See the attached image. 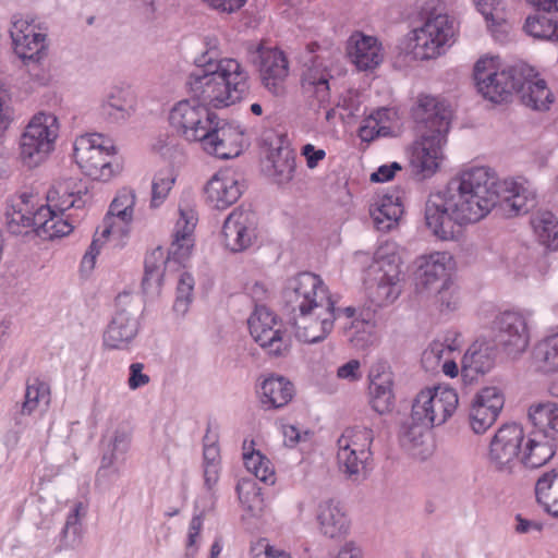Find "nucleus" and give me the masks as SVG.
Wrapping results in <instances>:
<instances>
[{
    "label": "nucleus",
    "mask_w": 558,
    "mask_h": 558,
    "mask_svg": "<svg viewBox=\"0 0 558 558\" xmlns=\"http://www.w3.org/2000/svg\"><path fill=\"white\" fill-rule=\"evenodd\" d=\"M252 550L253 558H291L286 550L264 543H258Z\"/></svg>",
    "instance_id": "bf43d9fd"
},
{
    "label": "nucleus",
    "mask_w": 558,
    "mask_h": 558,
    "mask_svg": "<svg viewBox=\"0 0 558 558\" xmlns=\"http://www.w3.org/2000/svg\"><path fill=\"white\" fill-rule=\"evenodd\" d=\"M436 305L440 313L449 314L459 308L460 295L458 288L450 280H445L437 291Z\"/></svg>",
    "instance_id": "8fccbe9b"
},
{
    "label": "nucleus",
    "mask_w": 558,
    "mask_h": 558,
    "mask_svg": "<svg viewBox=\"0 0 558 558\" xmlns=\"http://www.w3.org/2000/svg\"><path fill=\"white\" fill-rule=\"evenodd\" d=\"M556 449V442L544 430L533 427L523 440L520 462L530 469L541 468L553 459Z\"/></svg>",
    "instance_id": "c85d7f7f"
},
{
    "label": "nucleus",
    "mask_w": 558,
    "mask_h": 558,
    "mask_svg": "<svg viewBox=\"0 0 558 558\" xmlns=\"http://www.w3.org/2000/svg\"><path fill=\"white\" fill-rule=\"evenodd\" d=\"M257 219L255 213L236 208L225 220L223 242L233 253L247 250L256 239Z\"/></svg>",
    "instance_id": "412c9836"
},
{
    "label": "nucleus",
    "mask_w": 558,
    "mask_h": 558,
    "mask_svg": "<svg viewBox=\"0 0 558 558\" xmlns=\"http://www.w3.org/2000/svg\"><path fill=\"white\" fill-rule=\"evenodd\" d=\"M534 356L544 372H558V333L541 341L534 350Z\"/></svg>",
    "instance_id": "de8ad7c7"
},
{
    "label": "nucleus",
    "mask_w": 558,
    "mask_h": 558,
    "mask_svg": "<svg viewBox=\"0 0 558 558\" xmlns=\"http://www.w3.org/2000/svg\"><path fill=\"white\" fill-rule=\"evenodd\" d=\"M59 133L58 119L52 113L38 112L35 114L20 141V156L25 166L35 168L46 160L53 150Z\"/></svg>",
    "instance_id": "9b49d317"
},
{
    "label": "nucleus",
    "mask_w": 558,
    "mask_h": 558,
    "mask_svg": "<svg viewBox=\"0 0 558 558\" xmlns=\"http://www.w3.org/2000/svg\"><path fill=\"white\" fill-rule=\"evenodd\" d=\"M241 193L239 182L229 169L215 173L205 186L207 203L217 209H226L235 203Z\"/></svg>",
    "instance_id": "cd10ccee"
},
{
    "label": "nucleus",
    "mask_w": 558,
    "mask_h": 558,
    "mask_svg": "<svg viewBox=\"0 0 558 558\" xmlns=\"http://www.w3.org/2000/svg\"><path fill=\"white\" fill-rule=\"evenodd\" d=\"M335 301L319 276L303 271L289 278L281 292L282 310L292 318Z\"/></svg>",
    "instance_id": "1a4fd4ad"
},
{
    "label": "nucleus",
    "mask_w": 558,
    "mask_h": 558,
    "mask_svg": "<svg viewBox=\"0 0 558 558\" xmlns=\"http://www.w3.org/2000/svg\"><path fill=\"white\" fill-rule=\"evenodd\" d=\"M360 362L357 360H351L338 368L337 375L339 378L355 380L360 378Z\"/></svg>",
    "instance_id": "338daca9"
},
{
    "label": "nucleus",
    "mask_w": 558,
    "mask_h": 558,
    "mask_svg": "<svg viewBox=\"0 0 558 558\" xmlns=\"http://www.w3.org/2000/svg\"><path fill=\"white\" fill-rule=\"evenodd\" d=\"M175 179L170 169L161 170L154 177L150 206L159 207L167 198Z\"/></svg>",
    "instance_id": "09e8293b"
},
{
    "label": "nucleus",
    "mask_w": 558,
    "mask_h": 558,
    "mask_svg": "<svg viewBox=\"0 0 558 558\" xmlns=\"http://www.w3.org/2000/svg\"><path fill=\"white\" fill-rule=\"evenodd\" d=\"M403 214L400 196L387 194L380 198L379 205L371 210L374 225L379 231H389Z\"/></svg>",
    "instance_id": "a19ab883"
},
{
    "label": "nucleus",
    "mask_w": 558,
    "mask_h": 558,
    "mask_svg": "<svg viewBox=\"0 0 558 558\" xmlns=\"http://www.w3.org/2000/svg\"><path fill=\"white\" fill-rule=\"evenodd\" d=\"M495 364V349L485 342L473 343L465 352L462 361L464 377L474 379L477 375L488 373Z\"/></svg>",
    "instance_id": "f704fd0d"
},
{
    "label": "nucleus",
    "mask_w": 558,
    "mask_h": 558,
    "mask_svg": "<svg viewBox=\"0 0 558 558\" xmlns=\"http://www.w3.org/2000/svg\"><path fill=\"white\" fill-rule=\"evenodd\" d=\"M474 80L478 93L495 104L508 101L513 94L534 110H546L553 102L546 82L536 78L534 69L524 62L498 71L494 59H480L474 65Z\"/></svg>",
    "instance_id": "20e7f679"
},
{
    "label": "nucleus",
    "mask_w": 558,
    "mask_h": 558,
    "mask_svg": "<svg viewBox=\"0 0 558 558\" xmlns=\"http://www.w3.org/2000/svg\"><path fill=\"white\" fill-rule=\"evenodd\" d=\"M86 513L85 507L82 502L75 504L72 511L68 514L65 524L62 529V537L65 541L76 542L82 533L81 519Z\"/></svg>",
    "instance_id": "864d4df0"
},
{
    "label": "nucleus",
    "mask_w": 558,
    "mask_h": 558,
    "mask_svg": "<svg viewBox=\"0 0 558 558\" xmlns=\"http://www.w3.org/2000/svg\"><path fill=\"white\" fill-rule=\"evenodd\" d=\"M336 320L335 301L320 305V308H315V311L311 310L289 318L295 337L305 343H317L325 340L332 331Z\"/></svg>",
    "instance_id": "f3484780"
},
{
    "label": "nucleus",
    "mask_w": 558,
    "mask_h": 558,
    "mask_svg": "<svg viewBox=\"0 0 558 558\" xmlns=\"http://www.w3.org/2000/svg\"><path fill=\"white\" fill-rule=\"evenodd\" d=\"M538 241L549 250L558 247V220L550 211H538L531 218Z\"/></svg>",
    "instance_id": "c03bdc74"
},
{
    "label": "nucleus",
    "mask_w": 558,
    "mask_h": 558,
    "mask_svg": "<svg viewBox=\"0 0 558 558\" xmlns=\"http://www.w3.org/2000/svg\"><path fill=\"white\" fill-rule=\"evenodd\" d=\"M244 465L260 482L272 485L276 482V475L271 462L258 450H252L244 454Z\"/></svg>",
    "instance_id": "49530a36"
},
{
    "label": "nucleus",
    "mask_w": 558,
    "mask_h": 558,
    "mask_svg": "<svg viewBox=\"0 0 558 558\" xmlns=\"http://www.w3.org/2000/svg\"><path fill=\"white\" fill-rule=\"evenodd\" d=\"M196 223L197 216L192 208H179V218L173 229V239L167 257L161 247H156L145 257L142 280L145 293H159L165 275L184 266L194 246Z\"/></svg>",
    "instance_id": "423d86ee"
},
{
    "label": "nucleus",
    "mask_w": 558,
    "mask_h": 558,
    "mask_svg": "<svg viewBox=\"0 0 558 558\" xmlns=\"http://www.w3.org/2000/svg\"><path fill=\"white\" fill-rule=\"evenodd\" d=\"M445 254L436 253L428 257H422L415 271V289L418 293H427L439 290V282L449 280L445 266Z\"/></svg>",
    "instance_id": "7c9ffc66"
},
{
    "label": "nucleus",
    "mask_w": 558,
    "mask_h": 558,
    "mask_svg": "<svg viewBox=\"0 0 558 558\" xmlns=\"http://www.w3.org/2000/svg\"><path fill=\"white\" fill-rule=\"evenodd\" d=\"M413 118L421 136L413 144L410 162L417 174L429 178L437 171L442 158V146L447 142L452 111L446 101L420 95Z\"/></svg>",
    "instance_id": "39448f33"
},
{
    "label": "nucleus",
    "mask_w": 558,
    "mask_h": 558,
    "mask_svg": "<svg viewBox=\"0 0 558 558\" xmlns=\"http://www.w3.org/2000/svg\"><path fill=\"white\" fill-rule=\"evenodd\" d=\"M496 39L502 41L509 31L501 0H474Z\"/></svg>",
    "instance_id": "79ce46f5"
},
{
    "label": "nucleus",
    "mask_w": 558,
    "mask_h": 558,
    "mask_svg": "<svg viewBox=\"0 0 558 558\" xmlns=\"http://www.w3.org/2000/svg\"><path fill=\"white\" fill-rule=\"evenodd\" d=\"M306 50L314 56L310 60L311 64L302 73L301 87L303 94L311 99L312 105L316 101L318 108L325 109V119L330 121L335 117V109L328 108L330 102L329 82L332 78L331 65L338 51L322 47L316 41L307 44Z\"/></svg>",
    "instance_id": "0eeeda50"
},
{
    "label": "nucleus",
    "mask_w": 558,
    "mask_h": 558,
    "mask_svg": "<svg viewBox=\"0 0 558 558\" xmlns=\"http://www.w3.org/2000/svg\"><path fill=\"white\" fill-rule=\"evenodd\" d=\"M138 304L129 295L117 298V311L104 332V345L110 350H125L135 339L138 323Z\"/></svg>",
    "instance_id": "4468645a"
},
{
    "label": "nucleus",
    "mask_w": 558,
    "mask_h": 558,
    "mask_svg": "<svg viewBox=\"0 0 558 558\" xmlns=\"http://www.w3.org/2000/svg\"><path fill=\"white\" fill-rule=\"evenodd\" d=\"M122 458L117 451L110 447L108 452H105L101 458L100 466L96 475V483L102 484L104 481L110 476H118L119 470L114 466V463Z\"/></svg>",
    "instance_id": "6e6d98bb"
},
{
    "label": "nucleus",
    "mask_w": 558,
    "mask_h": 558,
    "mask_svg": "<svg viewBox=\"0 0 558 558\" xmlns=\"http://www.w3.org/2000/svg\"><path fill=\"white\" fill-rule=\"evenodd\" d=\"M504 396L496 387H485L476 393L469 411V422L475 434H484L496 422L504 408Z\"/></svg>",
    "instance_id": "4be33fe9"
},
{
    "label": "nucleus",
    "mask_w": 558,
    "mask_h": 558,
    "mask_svg": "<svg viewBox=\"0 0 558 558\" xmlns=\"http://www.w3.org/2000/svg\"><path fill=\"white\" fill-rule=\"evenodd\" d=\"M369 403L378 414H385L395 405L393 374L385 361L374 363L369 369Z\"/></svg>",
    "instance_id": "393cba45"
},
{
    "label": "nucleus",
    "mask_w": 558,
    "mask_h": 558,
    "mask_svg": "<svg viewBox=\"0 0 558 558\" xmlns=\"http://www.w3.org/2000/svg\"><path fill=\"white\" fill-rule=\"evenodd\" d=\"M135 201L134 190L123 187L118 192L102 220L101 236L104 239H108L110 235L124 236L129 233Z\"/></svg>",
    "instance_id": "5701e85b"
},
{
    "label": "nucleus",
    "mask_w": 558,
    "mask_h": 558,
    "mask_svg": "<svg viewBox=\"0 0 558 558\" xmlns=\"http://www.w3.org/2000/svg\"><path fill=\"white\" fill-rule=\"evenodd\" d=\"M316 521L319 533L330 539L343 538L350 532V518L343 505L333 498L318 502Z\"/></svg>",
    "instance_id": "a878e982"
},
{
    "label": "nucleus",
    "mask_w": 558,
    "mask_h": 558,
    "mask_svg": "<svg viewBox=\"0 0 558 558\" xmlns=\"http://www.w3.org/2000/svg\"><path fill=\"white\" fill-rule=\"evenodd\" d=\"M452 351L453 348L450 344L435 340L423 352L422 363L426 368H435L441 363L444 355H448Z\"/></svg>",
    "instance_id": "5fc2aeb1"
},
{
    "label": "nucleus",
    "mask_w": 558,
    "mask_h": 558,
    "mask_svg": "<svg viewBox=\"0 0 558 558\" xmlns=\"http://www.w3.org/2000/svg\"><path fill=\"white\" fill-rule=\"evenodd\" d=\"M529 420L537 430H544L548 438L558 441V403L539 402L529 408Z\"/></svg>",
    "instance_id": "ea45409f"
},
{
    "label": "nucleus",
    "mask_w": 558,
    "mask_h": 558,
    "mask_svg": "<svg viewBox=\"0 0 558 558\" xmlns=\"http://www.w3.org/2000/svg\"><path fill=\"white\" fill-rule=\"evenodd\" d=\"M374 441V432L367 427H349L343 430L337 440V451H357V453H373L371 448Z\"/></svg>",
    "instance_id": "37998d69"
},
{
    "label": "nucleus",
    "mask_w": 558,
    "mask_h": 558,
    "mask_svg": "<svg viewBox=\"0 0 558 558\" xmlns=\"http://www.w3.org/2000/svg\"><path fill=\"white\" fill-rule=\"evenodd\" d=\"M401 170V166L398 162H391L390 165L380 166L375 172L371 174L372 182H387L391 180L397 171Z\"/></svg>",
    "instance_id": "680f3d73"
},
{
    "label": "nucleus",
    "mask_w": 558,
    "mask_h": 558,
    "mask_svg": "<svg viewBox=\"0 0 558 558\" xmlns=\"http://www.w3.org/2000/svg\"><path fill=\"white\" fill-rule=\"evenodd\" d=\"M535 496L543 509L558 519V466L541 474L535 483Z\"/></svg>",
    "instance_id": "4c0bfd02"
},
{
    "label": "nucleus",
    "mask_w": 558,
    "mask_h": 558,
    "mask_svg": "<svg viewBox=\"0 0 558 558\" xmlns=\"http://www.w3.org/2000/svg\"><path fill=\"white\" fill-rule=\"evenodd\" d=\"M88 193L82 182L65 179L56 182L48 191L46 204H38L35 195L22 193L7 211V227L10 233L26 235L31 232L44 240L68 235L73 225L63 218L70 208L82 209Z\"/></svg>",
    "instance_id": "f03ea898"
},
{
    "label": "nucleus",
    "mask_w": 558,
    "mask_h": 558,
    "mask_svg": "<svg viewBox=\"0 0 558 558\" xmlns=\"http://www.w3.org/2000/svg\"><path fill=\"white\" fill-rule=\"evenodd\" d=\"M515 521V531L520 534H527L532 532L539 533L543 530V524L541 522L525 519L521 514H517Z\"/></svg>",
    "instance_id": "69168bd1"
},
{
    "label": "nucleus",
    "mask_w": 558,
    "mask_h": 558,
    "mask_svg": "<svg viewBox=\"0 0 558 558\" xmlns=\"http://www.w3.org/2000/svg\"><path fill=\"white\" fill-rule=\"evenodd\" d=\"M495 341L501 345L508 354H519L529 345L527 322L519 312H504L493 323Z\"/></svg>",
    "instance_id": "aec40b11"
},
{
    "label": "nucleus",
    "mask_w": 558,
    "mask_h": 558,
    "mask_svg": "<svg viewBox=\"0 0 558 558\" xmlns=\"http://www.w3.org/2000/svg\"><path fill=\"white\" fill-rule=\"evenodd\" d=\"M427 391H429L433 411V415L429 417L432 418L430 424L440 426L445 424L457 410L459 403L458 393L453 388L447 386L427 388Z\"/></svg>",
    "instance_id": "e433bc0d"
},
{
    "label": "nucleus",
    "mask_w": 558,
    "mask_h": 558,
    "mask_svg": "<svg viewBox=\"0 0 558 558\" xmlns=\"http://www.w3.org/2000/svg\"><path fill=\"white\" fill-rule=\"evenodd\" d=\"M114 155L112 140L100 133H87L74 142L75 161L93 180L107 182L119 173L120 166L111 160Z\"/></svg>",
    "instance_id": "6e6552de"
},
{
    "label": "nucleus",
    "mask_w": 558,
    "mask_h": 558,
    "mask_svg": "<svg viewBox=\"0 0 558 558\" xmlns=\"http://www.w3.org/2000/svg\"><path fill=\"white\" fill-rule=\"evenodd\" d=\"M525 438L523 427L517 423L505 424L498 428L489 444L490 465L510 474L520 462L522 444Z\"/></svg>",
    "instance_id": "dca6fc26"
},
{
    "label": "nucleus",
    "mask_w": 558,
    "mask_h": 558,
    "mask_svg": "<svg viewBox=\"0 0 558 558\" xmlns=\"http://www.w3.org/2000/svg\"><path fill=\"white\" fill-rule=\"evenodd\" d=\"M433 415L432 401L429 400V391L424 389L420 391L412 404L411 420L413 425L403 427L401 439L403 442H415L423 436V430H428L435 426L430 424Z\"/></svg>",
    "instance_id": "473e14b6"
},
{
    "label": "nucleus",
    "mask_w": 558,
    "mask_h": 558,
    "mask_svg": "<svg viewBox=\"0 0 558 558\" xmlns=\"http://www.w3.org/2000/svg\"><path fill=\"white\" fill-rule=\"evenodd\" d=\"M536 9L524 28L534 38L558 43V0H531Z\"/></svg>",
    "instance_id": "bb28decb"
},
{
    "label": "nucleus",
    "mask_w": 558,
    "mask_h": 558,
    "mask_svg": "<svg viewBox=\"0 0 558 558\" xmlns=\"http://www.w3.org/2000/svg\"><path fill=\"white\" fill-rule=\"evenodd\" d=\"M373 453L357 451H337V465L341 474L351 482L364 481L369 472Z\"/></svg>",
    "instance_id": "58836bf2"
},
{
    "label": "nucleus",
    "mask_w": 558,
    "mask_h": 558,
    "mask_svg": "<svg viewBox=\"0 0 558 558\" xmlns=\"http://www.w3.org/2000/svg\"><path fill=\"white\" fill-rule=\"evenodd\" d=\"M245 131L240 125L214 119L208 135L205 136L203 149L220 159L238 157L244 146Z\"/></svg>",
    "instance_id": "6ab92c4d"
},
{
    "label": "nucleus",
    "mask_w": 558,
    "mask_h": 558,
    "mask_svg": "<svg viewBox=\"0 0 558 558\" xmlns=\"http://www.w3.org/2000/svg\"><path fill=\"white\" fill-rule=\"evenodd\" d=\"M205 50L195 58L186 80L190 94L214 108H225L241 101L250 90L246 69L233 58H221L220 41L215 36L204 40Z\"/></svg>",
    "instance_id": "7ed1b4c3"
},
{
    "label": "nucleus",
    "mask_w": 558,
    "mask_h": 558,
    "mask_svg": "<svg viewBox=\"0 0 558 558\" xmlns=\"http://www.w3.org/2000/svg\"><path fill=\"white\" fill-rule=\"evenodd\" d=\"M332 558H363L361 547L353 541L345 542Z\"/></svg>",
    "instance_id": "774afa93"
},
{
    "label": "nucleus",
    "mask_w": 558,
    "mask_h": 558,
    "mask_svg": "<svg viewBox=\"0 0 558 558\" xmlns=\"http://www.w3.org/2000/svg\"><path fill=\"white\" fill-rule=\"evenodd\" d=\"M133 111L134 99L132 94L120 87L111 88L99 107L101 119L112 124L125 122Z\"/></svg>",
    "instance_id": "2f4dec72"
},
{
    "label": "nucleus",
    "mask_w": 558,
    "mask_h": 558,
    "mask_svg": "<svg viewBox=\"0 0 558 558\" xmlns=\"http://www.w3.org/2000/svg\"><path fill=\"white\" fill-rule=\"evenodd\" d=\"M369 270L375 275L368 295L377 306L393 303L401 293L399 257L390 253L389 244L380 246L374 255Z\"/></svg>",
    "instance_id": "ddd939ff"
},
{
    "label": "nucleus",
    "mask_w": 558,
    "mask_h": 558,
    "mask_svg": "<svg viewBox=\"0 0 558 558\" xmlns=\"http://www.w3.org/2000/svg\"><path fill=\"white\" fill-rule=\"evenodd\" d=\"M295 154L289 147H277L270 149L264 162L266 175L281 185L289 183L295 172Z\"/></svg>",
    "instance_id": "72a5a7b5"
},
{
    "label": "nucleus",
    "mask_w": 558,
    "mask_h": 558,
    "mask_svg": "<svg viewBox=\"0 0 558 558\" xmlns=\"http://www.w3.org/2000/svg\"><path fill=\"white\" fill-rule=\"evenodd\" d=\"M247 324L251 336L269 354L280 356L288 351L289 344L282 338L277 316L268 307L256 305Z\"/></svg>",
    "instance_id": "a211bd4d"
},
{
    "label": "nucleus",
    "mask_w": 558,
    "mask_h": 558,
    "mask_svg": "<svg viewBox=\"0 0 558 558\" xmlns=\"http://www.w3.org/2000/svg\"><path fill=\"white\" fill-rule=\"evenodd\" d=\"M348 52L352 62L363 71L375 69L384 60L383 48L377 38L361 33L350 37Z\"/></svg>",
    "instance_id": "c756f323"
},
{
    "label": "nucleus",
    "mask_w": 558,
    "mask_h": 558,
    "mask_svg": "<svg viewBox=\"0 0 558 558\" xmlns=\"http://www.w3.org/2000/svg\"><path fill=\"white\" fill-rule=\"evenodd\" d=\"M386 114L387 110L380 109L364 121V124L359 130V136L363 142H371L389 133V128L381 125V120Z\"/></svg>",
    "instance_id": "603ef678"
},
{
    "label": "nucleus",
    "mask_w": 558,
    "mask_h": 558,
    "mask_svg": "<svg viewBox=\"0 0 558 558\" xmlns=\"http://www.w3.org/2000/svg\"><path fill=\"white\" fill-rule=\"evenodd\" d=\"M40 402H44L45 404L50 402L49 385L38 377L28 379L25 390V400L22 405V413L29 415L35 411Z\"/></svg>",
    "instance_id": "a18cd8bd"
},
{
    "label": "nucleus",
    "mask_w": 558,
    "mask_h": 558,
    "mask_svg": "<svg viewBox=\"0 0 558 558\" xmlns=\"http://www.w3.org/2000/svg\"><path fill=\"white\" fill-rule=\"evenodd\" d=\"M191 95L192 99L181 100L171 109L169 123L178 136L190 143L202 144L216 114L207 108L210 104Z\"/></svg>",
    "instance_id": "f8f14e48"
},
{
    "label": "nucleus",
    "mask_w": 558,
    "mask_h": 558,
    "mask_svg": "<svg viewBox=\"0 0 558 558\" xmlns=\"http://www.w3.org/2000/svg\"><path fill=\"white\" fill-rule=\"evenodd\" d=\"M12 121V111L9 105V97L5 89L0 87V131L9 128Z\"/></svg>",
    "instance_id": "e2e57ef3"
},
{
    "label": "nucleus",
    "mask_w": 558,
    "mask_h": 558,
    "mask_svg": "<svg viewBox=\"0 0 558 558\" xmlns=\"http://www.w3.org/2000/svg\"><path fill=\"white\" fill-rule=\"evenodd\" d=\"M536 204L535 193L527 185L499 181L492 168L473 166L428 197L425 220L435 235L449 240L454 235L456 225L477 222L497 205L505 215L513 217L527 214Z\"/></svg>",
    "instance_id": "f257e3e1"
},
{
    "label": "nucleus",
    "mask_w": 558,
    "mask_h": 558,
    "mask_svg": "<svg viewBox=\"0 0 558 558\" xmlns=\"http://www.w3.org/2000/svg\"><path fill=\"white\" fill-rule=\"evenodd\" d=\"M250 60L257 66L263 86L274 96H282L289 76V61L284 52L259 44L250 51Z\"/></svg>",
    "instance_id": "2eb2a0df"
},
{
    "label": "nucleus",
    "mask_w": 558,
    "mask_h": 558,
    "mask_svg": "<svg viewBox=\"0 0 558 558\" xmlns=\"http://www.w3.org/2000/svg\"><path fill=\"white\" fill-rule=\"evenodd\" d=\"M293 384L282 376H270L260 386V402L266 409H280L294 396Z\"/></svg>",
    "instance_id": "c9c22d12"
},
{
    "label": "nucleus",
    "mask_w": 558,
    "mask_h": 558,
    "mask_svg": "<svg viewBox=\"0 0 558 558\" xmlns=\"http://www.w3.org/2000/svg\"><path fill=\"white\" fill-rule=\"evenodd\" d=\"M456 22L448 14H430L412 32L410 48L413 59L429 60L442 54L453 44Z\"/></svg>",
    "instance_id": "9d476101"
},
{
    "label": "nucleus",
    "mask_w": 558,
    "mask_h": 558,
    "mask_svg": "<svg viewBox=\"0 0 558 558\" xmlns=\"http://www.w3.org/2000/svg\"><path fill=\"white\" fill-rule=\"evenodd\" d=\"M203 527L202 514H195L191 519L187 534L186 551L184 558H194L197 553L196 544L199 539L201 530Z\"/></svg>",
    "instance_id": "4d7b16f0"
},
{
    "label": "nucleus",
    "mask_w": 558,
    "mask_h": 558,
    "mask_svg": "<svg viewBox=\"0 0 558 558\" xmlns=\"http://www.w3.org/2000/svg\"><path fill=\"white\" fill-rule=\"evenodd\" d=\"M14 51L25 64L38 62L46 54V35L23 20L14 21L10 29Z\"/></svg>",
    "instance_id": "b1692460"
},
{
    "label": "nucleus",
    "mask_w": 558,
    "mask_h": 558,
    "mask_svg": "<svg viewBox=\"0 0 558 558\" xmlns=\"http://www.w3.org/2000/svg\"><path fill=\"white\" fill-rule=\"evenodd\" d=\"M194 289V279L189 272H182L179 277L177 287V298L173 304V311L183 316L189 311L192 302V292Z\"/></svg>",
    "instance_id": "3c124183"
},
{
    "label": "nucleus",
    "mask_w": 558,
    "mask_h": 558,
    "mask_svg": "<svg viewBox=\"0 0 558 558\" xmlns=\"http://www.w3.org/2000/svg\"><path fill=\"white\" fill-rule=\"evenodd\" d=\"M209 8L221 13H233L240 10L247 0H202Z\"/></svg>",
    "instance_id": "052dcab7"
},
{
    "label": "nucleus",
    "mask_w": 558,
    "mask_h": 558,
    "mask_svg": "<svg viewBox=\"0 0 558 558\" xmlns=\"http://www.w3.org/2000/svg\"><path fill=\"white\" fill-rule=\"evenodd\" d=\"M143 363H132L130 365V376L128 379L129 388L136 390L141 387L146 386L150 381V377L143 372Z\"/></svg>",
    "instance_id": "13d9d810"
},
{
    "label": "nucleus",
    "mask_w": 558,
    "mask_h": 558,
    "mask_svg": "<svg viewBox=\"0 0 558 558\" xmlns=\"http://www.w3.org/2000/svg\"><path fill=\"white\" fill-rule=\"evenodd\" d=\"M302 155L305 157L306 166L310 169L317 167L318 162L326 157L324 149H317L312 144H306L302 147Z\"/></svg>",
    "instance_id": "0e129e2a"
}]
</instances>
